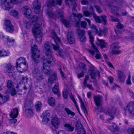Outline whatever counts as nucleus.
<instances>
[{"label":"nucleus","instance_id":"28","mask_svg":"<svg viewBox=\"0 0 134 134\" xmlns=\"http://www.w3.org/2000/svg\"><path fill=\"white\" fill-rule=\"evenodd\" d=\"M66 4L69 5L70 4L72 6V8H75L76 7V4L75 0H65Z\"/></svg>","mask_w":134,"mask_h":134},{"label":"nucleus","instance_id":"49","mask_svg":"<svg viewBox=\"0 0 134 134\" xmlns=\"http://www.w3.org/2000/svg\"><path fill=\"white\" fill-rule=\"evenodd\" d=\"M79 66L80 68L83 69V71H84L85 72H86V65L84 64L83 63H81L79 64Z\"/></svg>","mask_w":134,"mask_h":134},{"label":"nucleus","instance_id":"13","mask_svg":"<svg viewBox=\"0 0 134 134\" xmlns=\"http://www.w3.org/2000/svg\"><path fill=\"white\" fill-rule=\"evenodd\" d=\"M4 26V28L7 31L12 32L14 31V26L9 20H5Z\"/></svg>","mask_w":134,"mask_h":134},{"label":"nucleus","instance_id":"1","mask_svg":"<svg viewBox=\"0 0 134 134\" xmlns=\"http://www.w3.org/2000/svg\"><path fill=\"white\" fill-rule=\"evenodd\" d=\"M53 38L54 41L57 45H54L53 47V49L57 51L58 55L62 57H63L65 56L66 55V53L63 51L62 49L59 48V46H62L63 44L60 42V40L57 36L56 34L54 33Z\"/></svg>","mask_w":134,"mask_h":134},{"label":"nucleus","instance_id":"60","mask_svg":"<svg viewBox=\"0 0 134 134\" xmlns=\"http://www.w3.org/2000/svg\"><path fill=\"white\" fill-rule=\"evenodd\" d=\"M110 17L111 20L114 22H119V19L116 18L115 17L111 15H109Z\"/></svg>","mask_w":134,"mask_h":134},{"label":"nucleus","instance_id":"3","mask_svg":"<svg viewBox=\"0 0 134 134\" xmlns=\"http://www.w3.org/2000/svg\"><path fill=\"white\" fill-rule=\"evenodd\" d=\"M23 0H1V5L2 8H11L13 7L14 3H21Z\"/></svg>","mask_w":134,"mask_h":134},{"label":"nucleus","instance_id":"30","mask_svg":"<svg viewBox=\"0 0 134 134\" xmlns=\"http://www.w3.org/2000/svg\"><path fill=\"white\" fill-rule=\"evenodd\" d=\"M42 104L39 101L36 102L35 104V107L36 111L38 112L41 111L42 107Z\"/></svg>","mask_w":134,"mask_h":134},{"label":"nucleus","instance_id":"20","mask_svg":"<svg viewBox=\"0 0 134 134\" xmlns=\"http://www.w3.org/2000/svg\"><path fill=\"white\" fill-rule=\"evenodd\" d=\"M67 39L68 42L70 44L74 43L75 41V39L73 33L72 32H69L68 34Z\"/></svg>","mask_w":134,"mask_h":134},{"label":"nucleus","instance_id":"25","mask_svg":"<svg viewBox=\"0 0 134 134\" xmlns=\"http://www.w3.org/2000/svg\"><path fill=\"white\" fill-rule=\"evenodd\" d=\"M52 124L55 128H58L59 124V119L56 117L53 118L52 120Z\"/></svg>","mask_w":134,"mask_h":134},{"label":"nucleus","instance_id":"51","mask_svg":"<svg viewBox=\"0 0 134 134\" xmlns=\"http://www.w3.org/2000/svg\"><path fill=\"white\" fill-rule=\"evenodd\" d=\"M110 12L113 14L115 15L116 16H119L120 15L117 12V11L115 9H111L110 10Z\"/></svg>","mask_w":134,"mask_h":134},{"label":"nucleus","instance_id":"16","mask_svg":"<svg viewBox=\"0 0 134 134\" xmlns=\"http://www.w3.org/2000/svg\"><path fill=\"white\" fill-rule=\"evenodd\" d=\"M85 20L88 22L89 25L94 30L96 34H98V36H101V30H100L99 31H98L96 26L94 24L91 25V21L89 19L85 18Z\"/></svg>","mask_w":134,"mask_h":134},{"label":"nucleus","instance_id":"18","mask_svg":"<svg viewBox=\"0 0 134 134\" xmlns=\"http://www.w3.org/2000/svg\"><path fill=\"white\" fill-rule=\"evenodd\" d=\"M94 99L96 106L102 105L103 98L102 96L100 95L95 96L94 97Z\"/></svg>","mask_w":134,"mask_h":134},{"label":"nucleus","instance_id":"7","mask_svg":"<svg viewBox=\"0 0 134 134\" xmlns=\"http://www.w3.org/2000/svg\"><path fill=\"white\" fill-rule=\"evenodd\" d=\"M53 58L45 59L43 61V67L42 70L43 72L45 74L49 75L51 72L49 70V66L48 64H50L53 60Z\"/></svg>","mask_w":134,"mask_h":134},{"label":"nucleus","instance_id":"45","mask_svg":"<svg viewBox=\"0 0 134 134\" xmlns=\"http://www.w3.org/2000/svg\"><path fill=\"white\" fill-rule=\"evenodd\" d=\"M28 79L25 77H23L20 81L19 83L22 84L23 85H26L27 83V81Z\"/></svg>","mask_w":134,"mask_h":134},{"label":"nucleus","instance_id":"36","mask_svg":"<svg viewBox=\"0 0 134 134\" xmlns=\"http://www.w3.org/2000/svg\"><path fill=\"white\" fill-rule=\"evenodd\" d=\"M94 11L93 9H91L90 12L86 11L83 12L84 15L86 16H91L92 15L93 16V14L94 13Z\"/></svg>","mask_w":134,"mask_h":134},{"label":"nucleus","instance_id":"54","mask_svg":"<svg viewBox=\"0 0 134 134\" xmlns=\"http://www.w3.org/2000/svg\"><path fill=\"white\" fill-rule=\"evenodd\" d=\"M10 13L11 15L14 16H16L18 14V12L15 10H12Z\"/></svg>","mask_w":134,"mask_h":134},{"label":"nucleus","instance_id":"15","mask_svg":"<svg viewBox=\"0 0 134 134\" xmlns=\"http://www.w3.org/2000/svg\"><path fill=\"white\" fill-rule=\"evenodd\" d=\"M15 66L18 72L19 73H21L27 70L28 65L26 63H25L18 65H16Z\"/></svg>","mask_w":134,"mask_h":134},{"label":"nucleus","instance_id":"8","mask_svg":"<svg viewBox=\"0 0 134 134\" xmlns=\"http://www.w3.org/2000/svg\"><path fill=\"white\" fill-rule=\"evenodd\" d=\"M4 71L9 76L12 77L14 74L15 67L10 64H6L3 67Z\"/></svg>","mask_w":134,"mask_h":134},{"label":"nucleus","instance_id":"57","mask_svg":"<svg viewBox=\"0 0 134 134\" xmlns=\"http://www.w3.org/2000/svg\"><path fill=\"white\" fill-rule=\"evenodd\" d=\"M68 95V92L67 90H64L63 92V97L65 98L66 99Z\"/></svg>","mask_w":134,"mask_h":134},{"label":"nucleus","instance_id":"58","mask_svg":"<svg viewBox=\"0 0 134 134\" xmlns=\"http://www.w3.org/2000/svg\"><path fill=\"white\" fill-rule=\"evenodd\" d=\"M38 20V18L35 16H33L31 19V20L32 23L37 22Z\"/></svg>","mask_w":134,"mask_h":134},{"label":"nucleus","instance_id":"23","mask_svg":"<svg viewBox=\"0 0 134 134\" xmlns=\"http://www.w3.org/2000/svg\"><path fill=\"white\" fill-rule=\"evenodd\" d=\"M118 81L120 82H124L126 76L124 73L120 71H119L118 73Z\"/></svg>","mask_w":134,"mask_h":134},{"label":"nucleus","instance_id":"42","mask_svg":"<svg viewBox=\"0 0 134 134\" xmlns=\"http://www.w3.org/2000/svg\"><path fill=\"white\" fill-rule=\"evenodd\" d=\"M7 85L8 88L10 90L14 87L13 82L11 80H8L7 82Z\"/></svg>","mask_w":134,"mask_h":134},{"label":"nucleus","instance_id":"34","mask_svg":"<svg viewBox=\"0 0 134 134\" xmlns=\"http://www.w3.org/2000/svg\"><path fill=\"white\" fill-rule=\"evenodd\" d=\"M24 14L25 15L26 17L28 18L30 17L31 13V9H24Z\"/></svg>","mask_w":134,"mask_h":134},{"label":"nucleus","instance_id":"26","mask_svg":"<svg viewBox=\"0 0 134 134\" xmlns=\"http://www.w3.org/2000/svg\"><path fill=\"white\" fill-rule=\"evenodd\" d=\"M57 79V74L55 72H53L51 75L48 79L49 83L52 84L53 82Z\"/></svg>","mask_w":134,"mask_h":134},{"label":"nucleus","instance_id":"19","mask_svg":"<svg viewBox=\"0 0 134 134\" xmlns=\"http://www.w3.org/2000/svg\"><path fill=\"white\" fill-rule=\"evenodd\" d=\"M97 39L98 43H96V44L101 48H106L108 46V43L105 42L104 40L102 39H99L98 38Z\"/></svg>","mask_w":134,"mask_h":134},{"label":"nucleus","instance_id":"46","mask_svg":"<svg viewBox=\"0 0 134 134\" xmlns=\"http://www.w3.org/2000/svg\"><path fill=\"white\" fill-rule=\"evenodd\" d=\"M64 110L68 115L70 114L72 116H73L75 115L74 113L71 111L69 109V108L67 107L65 108Z\"/></svg>","mask_w":134,"mask_h":134},{"label":"nucleus","instance_id":"32","mask_svg":"<svg viewBox=\"0 0 134 134\" xmlns=\"http://www.w3.org/2000/svg\"><path fill=\"white\" fill-rule=\"evenodd\" d=\"M26 62L25 59L24 57H20L16 60V65H18L19 64L26 63Z\"/></svg>","mask_w":134,"mask_h":134},{"label":"nucleus","instance_id":"17","mask_svg":"<svg viewBox=\"0 0 134 134\" xmlns=\"http://www.w3.org/2000/svg\"><path fill=\"white\" fill-rule=\"evenodd\" d=\"M49 113L47 111L44 112L41 116L42 118V122L44 124H47L49 121Z\"/></svg>","mask_w":134,"mask_h":134},{"label":"nucleus","instance_id":"53","mask_svg":"<svg viewBox=\"0 0 134 134\" xmlns=\"http://www.w3.org/2000/svg\"><path fill=\"white\" fill-rule=\"evenodd\" d=\"M101 36H102V34L104 36H105L106 35H107V34L108 33V29L106 27H104L103 29L102 30V31L101 30Z\"/></svg>","mask_w":134,"mask_h":134},{"label":"nucleus","instance_id":"52","mask_svg":"<svg viewBox=\"0 0 134 134\" xmlns=\"http://www.w3.org/2000/svg\"><path fill=\"white\" fill-rule=\"evenodd\" d=\"M77 131L79 134H85L86 133L85 130L83 127L78 130Z\"/></svg>","mask_w":134,"mask_h":134},{"label":"nucleus","instance_id":"64","mask_svg":"<svg viewBox=\"0 0 134 134\" xmlns=\"http://www.w3.org/2000/svg\"><path fill=\"white\" fill-rule=\"evenodd\" d=\"M127 131L129 134H134V128L129 129Z\"/></svg>","mask_w":134,"mask_h":134},{"label":"nucleus","instance_id":"31","mask_svg":"<svg viewBox=\"0 0 134 134\" xmlns=\"http://www.w3.org/2000/svg\"><path fill=\"white\" fill-rule=\"evenodd\" d=\"M111 49L112 50L117 49L120 48L118 42H114L110 45Z\"/></svg>","mask_w":134,"mask_h":134},{"label":"nucleus","instance_id":"61","mask_svg":"<svg viewBox=\"0 0 134 134\" xmlns=\"http://www.w3.org/2000/svg\"><path fill=\"white\" fill-rule=\"evenodd\" d=\"M71 99L73 101V102H74V103L75 106H76V107L78 110V111L79 113L80 114V111H79V107H78V105H77V103L76 101V100H75L74 98V97H73L72 98H71Z\"/></svg>","mask_w":134,"mask_h":134},{"label":"nucleus","instance_id":"12","mask_svg":"<svg viewBox=\"0 0 134 134\" xmlns=\"http://www.w3.org/2000/svg\"><path fill=\"white\" fill-rule=\"evenodd\" d=\"M30 104L28 102H26L25 103L24 109L26 114L28 116H32L33 112V111L30 107Z\"/></svg>","mask_w":134,"mask_h":134},{"label":"nucleus","instance_id":"59","mask_svg":"<svg viewBox=\"0 0 134 134\" xmlns=\"http://www.w3.org/2000/svg\"><path fill=\"white\" fill-rule=\"evenodd\" d=\"M76 129L77 130H79L80 129L82 128V127H83L82 126L81 124L80 123H79V122H77L76 125Z\"/></svg>","mask_w":134,"mask_h":134},{"label":"nucleus","instance_id":"24","mask_svg":"<svg viewBox=\"0 0 134 134\" xmlns=\"http://www.w3.org/2000/svg\"><path fill=\"white\" fill-rule=\"evenodd\" d=\"M18 114V110L17 108H13L10 111L9 116L11 118H16Z\"/></svg>","mask_w":134,"mask_h":134},{"label":"nucleus","instance_id":"47","mask_svg":"<svg viewBox=\"0 0 134 134\" xmlns=\"http://www.w3.org/2000/svg\"><path fill=\"white\" fill-rule=\"evenodd\" d=\"M80 104L82 110H83L85 114L86 115V114H87V112L85 106V105L83 102H82V103H80Z\"/></svg>","mask_w":134,"mask_h":134},{"label":"nucleus","instance_id":"39","mask_svg":"<svg viewBox=\"0 0 134 134\" xmlns=\"http://www.w3.org/2000/svg\"><path fill=\"white\" fill-rule=\"evenodd\" d=\"M9 53L4 49H2L0 51V57H1L4 56H6L9 55Z\"/></svg>","mask_w":134,"mask_h":134},{"label":"nucleus","instance_id":"37","mask_svg":"<svg viewBox=\"0 0 134 134\" xmlns=\"http://www.w3.org/2000/svg\"><path fill=\"white\" fill-rule=\"evenodd\" d=\"M111 131L115 132L118 131V127L114 123H113V125L109 128Z\"/></svg>","mask_w":134,"mask_h":134},{"label":"nucleus","instance_id":"11","mask_svg":"<svg viewBox=\"0 0 134 134\" xmlns=\"http://www.w3.org/2000/svg\"><path fill=\"white\" fill-rule=\"evenodd\" d=\"M117 108L115 107H113L112 108L109 109L105 113L110 116L111 118H108L107 119V121L109 122H110L114 119V115L117 110Z\"/></svg>","mask_w":134,"mask_h":134},{"label":"nucleus","instance_id":"10","mask_svg":"<svg viewBox=\"0 0 134 134\" xmlns=\"http://www.w3.org/2000/svg\"><path fill=\"white\" fill-rule=\"evenodd\" d=\"M71 20L73 22L78 20L76 23V26L78 27L80 23V19L82 17V15L80 13L77 14L73 13L71 15Z\"/></svg>","mask_w":134,"mask_h":134},{"label":"nucleus","instance_id":"35","mask_svg":"<svg viewBox=\"0 0 134 134\" xmlns=\"http://www.w3.org/2000/svg\"><path fill=\"white\" fill-rule=\"evenodd\" d=\"M34 8H40L41 7V3L39 2L37 0H35L33 3Z\"/></svg>","mask_w":134,"mask_h":134},{"label":"nucleus","instance_id":"62","mask_svg":"<svg viewBox=\"0 0 134 134\" xmlns=\"http://www.w3.org/2000/svg\"><path fill=\"white\" fill-rule=\"evenodd\" d=\"M97 108L96 109L97 111L98 112H102L103 111L102 108V105L96 106Z\"/></svg>","mask_w":134,"mask_h":134},{"label":"nucleus","instance_id":"5","mask_svg":"<svg viewBox=\"0 0 134 134\" xmlns=\"http://www.w3.org/2000/svg\"><path fill=\"white\" fill-rule=\"evenodd\" d=\"M52 9H48L47 10L46 13L49 17L51 18L56 19L58 18H63V12L59 9H58L55 13L52 12Z\"/></svg>","mask_w":134,"mask_h":134},{"label":"nucleus","instance_id":"33","mask_svg":"<svg viewBox=\"0 0 134 134\" xmlns=\"http://www.w3.org/2000/svg\"><path fill=\"white\" fill-rule=\"evenodd\" d=\"M34 77L38 82H40L43 79V76L40 73H38L37 75H35L34 76Z\"/></svg>","mask_w":134,"mask_h":134},{"label":"nucleus","instance_id":"27","mask_svg":"<svg viewBox=\"0 0 134 134\" xmlns=\"http://www.w3.org/2000/svg\"><path fill=\"white\" fill-rule=\"evenodd\" d=\"M0 38H2L4 40L9 43L14 42V40L13 39H9V37L8 36H4L3 34L1 33H0Z\"/></svg>","mask_w":134,"mask_h":134},{"label":"nucleus","instance_id":"6","mask_svg":"<svg viewBox=\"0 0 134 134\" xmlns=\"http://www.w3.org/2000/svg\"><path fill=\"white\" fill-rule=\"evenodd\" d=\"M31 53L32 54L31 57L34 62L38 63V59L40 57L39 53L40 50H38L36 44L34 45L31 48Z\"/></svg>","mask_w":134,"mask_h":134},{"label":"nucleus","instance_id":"50","mask_svg":"<svg viewBox=\"0 0 134 134\" xmlns=\"http://www.w3.org/2000/svg\"><path fill=\"white\" fill-rule=\"evenodd\" d=\"M97 74H98L99 76V72L97 73L93 71H91L90 75L91 76V78L92 79L95 78Z\"/></svg>","mask_w":134,"mask_h":134},{"label":"nucleus","instance_id":"21","mask_svg":"<svg viewBox=\"0 0 134 134\" xmlns=\"http://www.w3.org/2000/svg\"><path fill=\"white\" fill-rule=\"evenodd\" d=\"M57 3H55L54 0H51L48 2V4L47 5V7H50L54 6L56 4H58L60 5L62 2V0H55Z\"/></svg>","mask_w":134,"mask_h":134},{"label":"nucleus","instance_id":"9","mask_svg":"<svg viewBox=\"0 0 134 134\" xmlns=\"http://www.w3.org/2000/svg\"><path fill=\"white\" fill-rule=\"evenodd\" d=\"M51 45L53 46L55 45L53 44H52L50 42L48 41L46 42L44 45L46 51V54L48 58H53L52 57V53L50 49L51 48Z\"/></svg>","mask_w":134,"mask_h":134},{"label":"nucleus","instance_id":"40","mask_svg":"<svg viewBox=\"0 0 134 134\" xmlns=\"http://www.w3.org/2000/svg\"><path fill=\"white\" fill-rule=\"evenodd\" d=\"M66 130L69 132H72L74 129V127L69 124H65L64 125Z\"/></svg>","mask_w":134,"mask_h":134},{"label":"nucleus","instance_id":"43","mask_svg":"<svg viewBox=\"0 0 134 134\" xmlns=\"http://www.w3.org/2000/svg\"><path fill=\"white\" fill-rule=\"evenodd\" d=\"M48 102L50 105L53 106L54 105L55 101V99L53 97H51L48 99Z\"/></svg>","mask_w":134,"mask_h":134},{"label":"nucleus","instance_id":"41","mask_svg":"<svg viewBox=\"0 0 134 134\" xmlns=\"http://www.w3.org/2000/svg\"><path fill=\"white\" fill-rule=\"evenodd\" d=\"M62 22L68 28L70 27L71 25V24L69 23V21L68 20L63 19L62 20Z\"/></svg>","mask_w":134,"mask_h":134},{"label":"nucleus","instance_id":"4","mask_svg":"<svg viewBox=\"0 0 134 134\" xmlns=\"http://www.w3.org/2000/svg\"><path fill=\"white\" fill-rule=\"evenodd\" d=\"M41 27L40 24H36L34 25L32 29V32L38 42H41L42 39V36L40 34Z\"/></svg>","mask_w":134,"mask_h":134},{"label":"nucleus","instance_id":"38","mask_svg":"<svg viewBox=\"0 0 134 134\" xmlns=\"http://www.w3.org/2000/svg\"><path fill=\"white\" fill-rule=\"evenodd\" d=\"M100 23H102L104 25H106L107 23V17L105 15H103L100 16Z\"/></svg>","mask_w":134,"mask_h":134},{"label":"nucleus","instance_id":"63","mask_svg":"<svg viewBox=\"0 0 134 134\" xmlns=\"http://www.w3.org/2000/svg\"><path fill=\"white\" fill-rule=\"evenodd\" d=\"M84 73H85L84 71H82L81 73H79L77 75V76L79 78L83 77L84 76Z\"/></svg>","mask_w":134,"mask_h":134},{"label":"nucleus","instance_id":"29","mask_svg":"<svg viewBox=\"0 0 134 134\" xmlns=\"http://www.w3.org/2000/svg\"><path fill=\"white\" fill-rule=\"evenodd\" d=\"M52 91L53 93L54 94H56L58 97L60 96V94L58 89V83H56L55 84L52 89Z\"/></svg>","mask_w":134,"mask_h":134},{"label":"nucleus","instance_id":"22","mask_svg":"<svg viewBox=\"0 0 134 134\" xmlns=\"http://www.w3.org/2000/svg\"><path fill=\"white\" fill-rule=\"evenodd\" d=\"M126 109L130 114L134 115V102H130L127 106Z\"/></svg>","mask_w":134,"mask_h":134},{"label":"nucleus","instance_id":"14","mask_svg":"<svg viewBox=\"0 0 134 134\" xmlns=\"http://www.w3.org/2000/svg\"><path fill=\"white\" fill-rule=\"evenodd\" d=\"M79 38L81 42H85L86 41V38L85 35V31L84 30L78 29L76 31Z\"/></svg>","mask_w":134,"mask_h":134},{"label":"nucleus","instance_id":"55","mask_svg":"<svg viewBox=\"0 0 134 134\" xmlns=\"http://www.w3.org/2000/svg\"><path fill=\"white\" fill-rule=\"evenodd\" d=\"M38 73H40L38 69L37 68H34L32 71V74L33 76H34L35 75H37Z\"/></svg>","mask_w":134,"mask_h":134},{"label":"nucleus","instance_id":"2","mask_svg":"<svg viewBox=\"0 0 134 134\" xmlns=\"http://www.w3.org/2000/svg\"><path fill=\"white\" fill-rule=\"evenodd\" d=\"M88 35L89 36L90 42L92 48L94 49V50L93 51L89 50V52L92 55L96 54L95 56L96 58L97 59H99L100 57V55L99 54L100 53L96 46L93 43V42L94 41V37L92 35V32L89 31L88 32Z\"/></svg>","mask_w":134,"mask_h":134},{"label":"nucleus","instance_id":"44","mask_svg":"<svg viewBox=\"0 0 134 134\" xmlns=\"http://www.w3.org/2000/svg\"><path fill=\"white\" fill-rule=\"evenodd\" d=\"M93 17L94 18L95 21L97 23H101V20H100V16H98L94 13L93 14Z\"/></svg>","mask_w":134,"mask_h":134},{"label":"nucleus","instance_id":"56","mask_svg":"<svg viewBox=\"0 0 134 134\" xmlns=\"http://www.w3.org/2000/svg\"><path fill=\"white\" fill-rule=\"evenodd\" d=\"M0 97L2 99L3 102L5 103L7 101L9 97L8 96H2V97Z\"/></svg>","mask_w":134,"mask_h":134},{"label":"nucleus","instance_id":"48","mask_svg":"<svg viewBox=\"0 0 134 134\" xmlns=\"http://www.w3.org/2000/svg\"><path fill=\"white\" fill-rule=\"evenodd\" d=\"M122 51L120 50H116V49L112 50L111 53L113 55H118L121 53Z\"/></svg>","mask_w":134,"mask_h":134}]
</instances>
